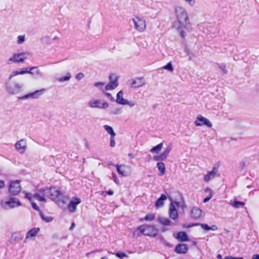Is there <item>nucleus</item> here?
<instances>
[{
	"label": "nucleus",
	"mask_w": 259,
	"mask_h": 259,
	"mask_svg": "<svg viewBox=\"0 0 259 259\" xmlns=\"http://www.w3.org/2000/svg\"><path fill=\"white\" fill-rule=\"evenodd\" d=\"M33 198L40 201H46V199L44 196H40L38 194H34Z\"/></svg>",
	"instance_id": "38"
},
{
	"label": "nucleus",
	"mask_w": 259,
	"mask_h": 259,
	"mask_svg": "<svg viewBox=\"0 0 259 259\" xmlns=\"http://www.w3.org/2000/svg\"><path fill=\"white\" fill-rule=\"evenodd\" d=\"M39 228H33L31 230H30L26 234V238H25V242H26L30 238H33V237H35L38 232H39Z\"/></svg>",
	"instance_id": "24"
},
{
	"label": "nucleus",
	"mask_w": 259,
	"mask_h": 259,
	"mask_svg": "<svg viewBox=\"0 0 259 259\" xmlns=\"http://www.w3.org/2000/svg\"><path fill=\"white\" fill-rule=\"evenodd\" d=\"M154 218L155 216L154 214H148L145 216L144 220L147 221H152V220H154Z\"/></svg>",
	"instance_id": "39"
},
{
	"label": "nucleus",
	"mask_w": 259,
	"mask_h": 259,
	"mask_svg": "<svg viewBox=\"0 0 259 259\" xmlns=\"http://www.w3.org/2000/svg\"><path fill=\"white\" fill-rule=\"evenodd\" d=\"M171 149L170 147H167L161 154L154 156L153 159L156 161L164 160L168 157Z\"/></svg>",
	"instance_id": "21"
},
{
	"label": "nucleus",
	"mask_w": 259,
	"mask_h": 259,
	"mask_svg": "<svg viewBox=\"0 0 259 259\" xmlns=\"http://www.w3.org/2000/svg\"><path fill=\"white\" fill-rule=\"evenodd\" d=\"M26 73L40 75L41 73L37 67H32L29 68H22L18 70L13 71L9 75V79L10 80L13 77L17 75H23Z\"/></svg>",
	"instance_id": "4"
},
{
	"label": "nucleus",
	"mask_w": 259,
	"mask_h": 259,
	"mask_svg": "<svg viewBox=\"0 0 259 259\" xmlns=\"http://www.w3.org/2000/svg\"><path fill=\"white\" fill-rule=\"evenodd\" d=\"M188 250V246L185 244H179L175 248V251L178 253H186Z\"/></svg>",
	"instance_id": "23"
},
{
	"label": "nucleus",
	"mask_w": 259,
	"mask_h": 259,
	"mask_svg": "<svg viewBox=\"0 0 259 259\" xmlns=\"http://www.w3.org/2000/svg\"><path fill=\"white\" fill-rule=\"evenodd\" d=\"M201 228L205 230L208 231L209 230V227L206 224H200Z\"/></svg>",
	"instance_id": "49"
},
{
	"label": "nucleus",
	"mask_w": 259,
	"mask_h": 259,
	"mask_svg": "<svg viewBox=\"0 0 259 259\" xmlns=\"http://www.w3.org/2000/svg\"><path fill=\"white\" fill-rule=\"evenodd\" d=\"M20 183L21 181L17 180L10 182L8 189V192L10 194L16 196L21 192L22 188Z\"/></svg>",
	"instance_id": "7"
},
{
	"label": "nucleus",
	"mask_w": 259,
	"mask_h": 259,
	"mask_svg": "<svg viewBox=\"0 0 259 259\" xmlns=\"http://www.w3.org/2000/svg\"><path fill=\"white\" fill-rule=\"evenodd\" d=\"M39 192L52 200L55 201L58 206L62 209L64 210L66 208L68 197L56 188L54 187H46L45 189H40Z\"/></svg>",
	"instance_id": "1"
},
{
	"label": "nucleus",
	"mask_w": 259,
	"mask_h": 259,
	"mask_svg": "<svg viewBox=\"0 0 259 259\" xmlns=\"http://www.w3.org/2000/svg\"><path fill=\"white\" fill-rule=\"evenodd\" d=\"M205 192L208 193V196L205 198L203 200V202L206 203L212 197L213 194L211 189L209 188H207L205 189Z\"/></svg>",
	"instance_id": "31"
},
{
	"label": "nucleus",
	"mask_w": 259,
	"mask_h": 259,
	"mask_svg": "<svg viewBox=\"0 0 259 259\" xmlns=\"http://www.w3.org/2000/svg\"><path fill=\"white\" fill-rule=\"evenodd\" d=\"M5 187V182L3 180H0V189H2Z\"/></svg>",
	"instance_id": "54"
},
{
	"label": "nucleus",
	"mask_w": 259,
	"mask_h": 259,
	"mask_svg": "<svg viewBox=\"0 0 259 259\" xmlns=\"http://www.w3.org/2000/svg\"><path fill=\"white\" fill-rule=\"evenodd\" d=\"M101 259H108V257L107 256H104L102 257Z\"/></svg>",
	"instance_id": "60"
},
{
	"label": "nucleus",
	"mask_w": 259,
	"mask_h": 259,
	"mask_svg": "<svg viewBox=\"0 0 259 259\" xmlns=\"http://www.w3.org/2000/svg\"><path fill=\"white\" fill-rule=\"evenodd\" d=\"M225 259H243V257H236L232 256H227L225 257Z\"/></svg>",
	"instance_id": "52"
},
{
	"label": "nucleus",
	"mask_w": 259,
	"mask_h": 259,
	"mask_svg": "<svg viewBox=\"0 0 259 259\" xmlns=\"http://www.w3.org/2000/svg\"><path fill=\"white\" fill-rule=\"evenodd\" d=\"M115 255L117 257H118L121 259L123 258L124 257L127 256V255L125 253L121 252V251L117 252Z\"/></svg>",
	"instance_id": "40"
},
{
	"label": "nucleus",
	"mask_w": 259,
	"mask_h": 259,
	"mask_svg": "<svg viewBox=\"0 0 259 259\" xmlns=\"http://www.w3.org/2000/svg\"><path fill=\"white\" fill-rule=\"evenodd\" d=\"M6 88L7 91L12 94H15L18 93L21 88L22 86L16 82L12 83L11 82H7L6 83Z\"/></svg>",
	"instance_id": "14"
},
{
	"label": "nucleus",
	"mask_w": 259,
	"mask_h": 259,
	"mask_svg": "<svg viewBox=\"0 0 259 259\" xmlns=\"http://www.w3.org/2000/svg\"><path fill=\"white\" fill-rule=\"evenodd\" d=\"M218 258H221V255L220 254L218 255Z\"/></svg>",
	"instance_id": "61"
},
{
	"label": "nucleus",
	"mask_w": 259,
	"mask_h": 259,
	"mask_svg": "<svg viewBox=\"0 0 259 259\" xmlns=\"http://www.w3.org/2000/svg\"><path fill=\"white\" fill-rule=\"evenodd\" d=\"M129 85L133 88H138L143 87L146 84L144 77H136L128 81Z\"/></svg>",
	"instance_id": "13"
},
{
	"label": "nucleus",
	"mask_w": 259,
	"mask_h": 259,
	"mask_svg": "<svg viewBox=\"0 0 259 259\" xmlns=\"http://www.w3.org/2000/svg\"><path fill=\"white\" fill-rule=\"evenodd\" d=\"M112 177H113V179L114 180V182L116 184H118L119 183V181L117 179V176H116V175L114 173H112Z\"/></svg>",
	"instance_id": "50"
},
{
	"label": "nucleus",
	"mask_w": 259,
	"mask_h": 259,
	"mask_svg": "<svg viewBox=\"0 0 259 259\" xmlns=\"http://www.w3.org/2000/svg\"><path fill=\"white\" fill-rule=\"evenodd\" d=\"M157 166L161 175H163L165 172V166L163 162H159L157 163Z\"/></svg>",
	"instance_id": "30"
},
{
	"label": "nucleus",
	"mask_w": 259,
	"mask_h": 259,
	"mask_svg": "<svg viewBox=\"0 0 259 259\" xmlns=\"http://www.w3.org/2000/svg\"><path fill=\"white\" fill-rule=\"evenodd\" d=\"M27 143L25 139H22L17 141L15 144L16 151L20 154H23L27 149Z\"/></svg>",
	"instance_id": "15"
},
{
	"label": "nucleus",
	"mask_w": 259,
	"mask_h": 259,
	"mask_svg": "<svg viewBox=\"0 0 259 259\" xmlns=\"http://www.w3.org/2000/svg\"><path fill=\"white\" fill-rule=\"evenodd\" d=\"M107 193L108 195H113V192L112 191L110 190V191H108L107 192Z\"/></svg>",
	"instance_id": "57"
},
{
	"label": "nucleus",
	"mask_w": 259,
	"mask_h": 259,
	"mask_svg": "<svg viewBox=\"0 0 259 259\" xmlns=\"http://www.w3.org/2000/svg\"><path fill=\"white\" fill-rule=\"evenodd\" d=\"M219 68L221 69V70L223 71L224 73H227V70L226 69V67L225 65H221L219 66Z\"/></svg>",
	"instance_id": "51"
},
{
	"label": "nucleus",
	"mask_w": 259,
	"mask_h": 259,
	"mask_svg": "<svg viewBox=\"0 0 259 259\" xmlns=\"http://www.w3.org/2000/svg\"><path fill=\"white\" fill-rule=\"evenodd\" d=\"M163 68L171 72H173L174 71V67H172L171 62H170L168 63L165 66H163Z\"/></svg>",
	"instance_id": "35"
},
{
	"label": "nucleus",
	"mask_w": 259,
	"mask_h": 259,
	"mask_svg": "<svg viewBox=\"0 0 259 259\" xmlns=\"http://www.w3.org/2000/svg\"><path fill=\"white\" fill-rule=\"evenodd\" d=\"M32 71L34 73H35L36 70H33Z\"/></svg>",
	"instance_id": "62"
},
{
	"label": "nucleus",
	"mask_w": 259,
	"mask_h": 259,
	"mask_svg": "<svg viewBox=\"0 0 259 259\" xmlns=\"http://www.w3.org/2000/svg\"><path fill=\"white\" fill-rule=\"evenodd\" d=\"M132 21L134 23V28L138 32H144L147 27L146 20L141 16H135L132 18Z\"/></svg>",
	"instance_id": "6"
},
{
	"label": "nucleus",
	"mask_w": 259,
	"mask_h": 259,
	"mask_svg": "<svg viewBox=\"0 0 259 259\" xmlns=\"http://www.w3.org/2000/svg\"><path fill=\"white\" fill-rule=\"evenodd\" d=\"M45 91V89H42L39 90L35 91V92L28 94L24 96L22 98L23 99H26L28 98H33L36 99L40 96Z\"/></svg>",
	"instance_id": "22"
},
{
	"label": "nucleus",
	"mask_w": 259,
	"mask_h": 259,
	"mask_svg": "<svg viewBox=\"0 0 259 259\" xmlns=\"http://www.w3.org/2000/svg\"><path fill=\"white\" fill-rule=\"evenodd\" d=\"M19 234L17 233H14L12 234V236L14 238L15 240L19 241L21 239V238L19 237Z\"/></svg>",
	"instance_id": "44"
},
{
	"label": "nucleus",
	"mask_w": 259,
	"mask_h": 259,
	"mask_svg": "<svg viewBox=\"0 0 259 259\" xmlns=\"http://www.w3.org/2000/svg\"><path fill=\"white\" fill-rule=\"evenodd\" d=\"M185 2L188 3L190 6L192 7L195 4V0H184Z\"/></svg>",
	"instance_id": "46"
},
{
	"label": "nucleus",
	"mask_w": 259,
	"mask_h": 259,
	"mask_svg": "<svg viewBox=\"0 0 259 259\" xmlns=\"http://www.w3.org/2000/svg\"><path fill=\"white\" fill-rule=\"evenodd\" d=\"M74 227H75V223H72V224H71V227L69 228V230H72Z\"/></svg>",
	"instance_id": "56"
},
{
	"label": "nucleus",
	"mask_w": 259,
	"mask_h": 259,
	"mask_svg": "<svg viewBox=\"0 0 259 259\" xmlns=\"http://www.w3.org/2000/svg\"><path fill=\"white\" fill-rule=\"evenodd\" d=\"M218 166H213L211 171H208L207 173L204 175L203 181L205 182H208L215 177H219L220 175L218 174Z\"/></svg>",
	"instance_id": "17"
},
{
	"label": "nucleus",
	"mask_w": 259,
	"mask_h": 259,
	"mask_svg": "<svg viewBox=\"0 0 259 259\" xmlns=\"http://www.w3.org/2000/svg\"><path fill=\"white\" fill-rule=\"evenodd\" d=\"M89 105L91 108H98L106 109L108 107L109 104L107 102L98 99H92L89 102Z\"/></svg>",
	"instance_id": "11"
},
{
	"label": "nucleus",
	"mask_w": 259,
	"mask_h": 259,
	"mask_svg": "<svg viewBox=\"0 0 259 259\" xmlns=\"http://www.w3.org/2000/svg\"><path fill=\"white\" fill-rule=\"evenodd\" d=\"M116 102L117 104L122 105H128L132 107L135 106V103L132 101H128L123 98V92L122 91H120L116 95Z\"/></svg>",
	"instance_id": "9"
},
{
	"label": "nucleus",
	"mask_w": 259,
	"mask_h": 259,
	"mask_svg": "<svg viewBox=\"0 0 259 259\" xmlns=\"http://www.w3.org/2000/svg\"><path fill=\"white\" fill-rule=\"evenodd\" d=\"M142 234L146 236L154 237L157 234V230L153 226L143 225L138 227L134 233V234L137 237L139 236Z\"/></svg>",
	"instance_id": "3"
},
{
	"label": "nucleus",
	"mask_w": 259,
	"mask_h": 259,
	"mask_svg": "<svg viewBox=\"0 0 259 259\" xmlns=\"http://www.w3.org/2000/svg\"><path fill=\"white\" fill-rule=\"evenodd\" d=\"M101 194V195H102L103 196H105L106 195V192L105 191H102Z\"/></svg>",
	"instance_id": "58"
},
{
	"label": "nucleus",
	"mask_w": 259,
	"mask_h": 259,
	"mask_svg": "<svg viewBox=\"0 0 259 259\" xmlns=\"http://www.w3.org/2000/svg\"><path fill=\"white\" fill-rule=\"evenodd\" d=\"M218 229V227L215 225H212L211 227H209V230L215 231Z\"/></svg>",
	"instance_id": "53"
},
{
	"label": "nucleus",
	"mask_w": 259,
	"mask_h": 259,
	"mask_svg": "<svg viewBox=\"0 0 259 259\" xmlns=\"http://www.w3.org/2000/svg\"><path fill=\"white\" fill-rule=\"evenodd\" d=\"M117 171L119 175L122 177H127L131 174L130 166L125 165H117Z\"/></svg>",
	"instance_id": "18"
},
{
	"label": "nucleus",
	"mask_w": 259,
	"mask_h": 259,
	"mask_svg": "<svg viewBox=\"0 0 259 259\" xmlns=\"http://www.w3.org/2000/svg\"><path fill=\"white\" fill-rule=\"evenodd\" d=\"M252 259H259V255L258 254H254L252 256Z\"/></svg>",
	"instance_id": "55"
},
{
	"label": "nucleus",
	"mask_w": 259,
	"mask_h": 259,
	"mask_svg": "<svg viewBox=\"0 0 259 259\" xmlns=\"http://www.w3.org/2000/svg\"><path fill=\"white\" fill-rule=\"evenodd\" d=\"M25 40V35H19L17 37V44L18 45H20L23 44Z\"/></svg>",
	"instance_id": "37"
},
{
	"label": "nucleus",
	"mask_w": 259,
	"mask_h": 259,
	"mask_svg": "<svg viewBox=\"0 0 259 259\" xmlns=\"http://www.w3.org/2000/svg\"><path fill=\"white\" fill-rule=\"evenodd\" d=\"M176 238L180 241H188V236L186 232L183 231L179 232L177 233Z\"/></svg>",
	"instance_id": "25"
},
{
	"label": "nucleus",
	"mask_w": 259,
	"mask_h": 259,
	"mask_svg": "<svg viewBox=\"0 0 259 259\" xmlns=\"http://www.w3.org/2000/svg\"><path fill=\"white\" fill-rule=\"evenodd\" d=\"M168 215L170 219L176 221L178 218V213L176 205L174 203H171L168 210Z\"/></svg>",
	"instance_id": "19"
},
{
	"label": "nucleus",
	"mask_w": 259,
	"mask_h": 259,
	"mask_svg": "<svg viewBox=\"0 0 259 259\" xmlns=\"http://www.w3.org/2000/svg\"><path fill=\"white\" fill-rule=\"evenodd\" d=\"M106 83L104 82H96L94 83V86L98 88L100 91L103 92V90H105L104 89V87H105Z\"/></svg>",
	"instance_id": "33"
},
{
	"label": "nucleus",
	"mask_w": 259,
	"mask_h": 259,
	"mask_svg": "<svg viewBox=\"0 0 259 259\" xmlns=\"http://www.w3.org/2000/svg\"><path fill=\"white\" fill-rule=\"evenodd\" d=\"M71 78V74L70 72H66L65 76L58 77L57 80L60 82H63L65 81H69Z\"/></svg>",
	"instance_id": "27"
},
{
	"label": "nucleus",
	"mask_w": 259,
	"mask_h": 259,
	"mask_svg": "<svg viewBox=\"0 0 259 259\" xmlns=\"http://www.w3.org/2000/svg\"><path fill=\"white\" fill-rule=\"evenodd\" d=\"M173 203L176 205V207L177 206L178 208H181L183 209L184 208L185 205L183 202H174Z\"/></svg>",
	"instance_id": "41"
},
{
	"label": "nucleus",
	"mask_w": 259,
	"mask_h": 259,
	"mask_svg": "<svg viewBox=\"0 0 259 259\" xmlns=\"http://www.w3.org/2000/svg\"><path fill=\"white\" fill-rule=\"evenodd\" d=\"M167 199V196L165 194H162L160 197L157 200L155 205L157 207H161L164 204V201Z\"/></svg>",
	"instance_id": "26"
},
{
	"label": "nucleus",
	"mask_w": 259,
	"mask_h": 259,
	"mask_svg": "<svg viewBox=\"0 0 259 259\" xmlns=\"http://www.w3.org/2000/svg\"><path fill=\"white\" fill-rule=\"evenodd\" d=\"M58 39V38L57 37V36H55L53 38V40H57Z\"/></svg>",
	"instance_id": "59"
},
{
	"label": "nucleus",
	"mask_w": 259,
	"mask_h": 259,
	"mask_svg": "<svg viewBox=\"0 0 259 259\" xmlns=\"http://www.w3.org/2000/svg\"><path fill=\"white\" fill-rule=\"evenodd\" d=\"M194 124L197 126L205 125L208 127H211L212 126L210 121L202 115H199L197 117L196 119L194 121Z\"/></svg>",
	"instance_id": "16"
},
{
	"label": "nucleus",
	"mask_w": 259,
	"mask_h": 259,
	"mask_svg": "<svg viewBox=\"0 0 259 259\" xmlns=\"http://www.w3.org/2000/svg\"><path fill=\"white\" fill-rule=\"evenodd\" d=\"M104 129L107 131V132L110 135V137H115L116 134L113 131L112 127L108 125H105L104 126Z\"/></svg>",
	"instance_id": "32"
},
{
	"label": "nucleus",
	"mask_w": 259,
	"mask_h": 259,
	"mask_svg": "<svg viewBox=\"0 0 259 259\" xmlns=\"http://www.w3.org/2000/svg\"><path fill=\"white\" fill-rule=\"evenodd\" d=\"M81 202V200L80 198L76 196L73 197L68 204L66 205V208L65 209L67 208L69 212H75L76 210L77 205Z\"/></svg>",
	"instance_id": "12"
},
{
	"label": "nucleus",
	"mask_w": 259,
	"mask_h": 259,
	"mask_svg": "<svg viewBox=\"0 0 259 259\" xmlns=\"http://www.w3.org/2000/svg\"><path fill=\"white\" fill-rule=\"evenodd\" d=\"M109 82L105 87V91L113 90L118 85V77L115 74H111L109 77Z\"/></svg>",
	"instance_id": "10"
},
{
	"label": "nucleus",
	"mask_w": 259,
	"mask_h": 259,
	"mask_svg": "<svg viewBox=\"0 0 259 259\" xmlns=\"http://www.w3.org/2000/svg\"><path fill=\"white\" fill-rule=\"evenodd\" d=\"M30 56L31 54L28 52L14 53L8 60L7 64L11 65L12 63H23Z\"/></svg>",
	"instance_id": "5"
},
{
	"label": "nucleus",
	"mask_w": 259,
	"mask_h": 259,
	"mask_svg": "<svg viewBox=\"0 0 259 259\" xmlns=\"http://www.w3.org/2000/svg\"><path fill=\"white\" fill-rule=\"evenodd\" d=\"M39 214L42 219L46 221V222H51L53 220V217L51 216H46L45 214H44L41 211H40Z\"/></svg>",
	"instance_id": "34"
},
{
	"label": "nucleus",
	"mask_w": 259,
	"mask_h": 259,
	"mask_svg": "<svg viewBox=\"0 0 259 259\" xmlns=\"http://www.w3.org/2000/svg\"><path fill=\"white\" fill-rule=\"evenodd\" d=\"M2 205L7 209H12L19 207L22 204L18 199L13 197L8 200H3L2 201Z\"/></svg>",
	"instance_id": "8"
},
{
	"label": "nucleus",
	"mask_w": 259,
	"mask_h": 259,
	"mask_svg": "<svg viewBox=\"0 0 259 259\" xmlns=\"http://www.w3.org/2000/svg\"><path fill=\"white\" fill-rule=\"evenodd\" d=\"M232 205L235 208H239L240 206H244V203L242 202L235 201L233 203H232Z\"/></svg>",
	"instance_id": "36"
},
{
	"label": "nucleus",
	"mask_w": 259,
	"mask_h": 259,
	"mask_svg": "<svg viewBox=\"0 0 259 259\" xmlns=\"http://www.w3.org/2000/svg\"><path fill=\"white\" fill-rule=\"evenodd\" d=\"M115 137H110V145L111 147H113L115 145V142L114 140Z\"/></svg>",
	"instance_id": "47"
},
{
	"label": "nucleus",
	"mask_w": 259,
	"mask_h": 259,
	"mask_svg": "<svg viewBox=\"0 0 259 259\" xmlns=\"http://www.w3.org/2000/svg\"><path fill=\"white\" fill-rule=\"evenodd\" d=\"M84 75L83 73L79 72L75 75V78L76 80L79 81L81 80L84 77Z\"/></svg>",
	"instance_id": "42"
},
{
	"label": "nucleus",
	"mask_w": 259,
	"mask_h": 259,
	"mask_svg": "<svg viewBox=\"0 0 259 259\" xmlns=\"http://www.w3.org/2000/svg\"><path fill=\"white\" fill-rule=\"evenodd\" d=\"M175 14L178 24H175L174 27L180 33L182 37L186 36V32L183 29V27L187 28V26L189 24V20L188 14L184 8L182 6H177L175 8Z\"/></svg>",
	"instance_id": "2"
},
{
	"label": "nucleus",
	"mask_w": 259,
	"mask_h": 259,
	"mask_svg": "<svg viewBox=\"0 0 259 259\" xmlns=\"http://www.w3.org/2000/svg\"><path fill=\"white\" fill-rule=\"evenodd\" d=\"M163 148V143L158 144L157 146L150 149V152L153 153L158 154Z\"/></svg>",
	"instance_id": "28"
},
{
	"label": "nucleus",
	"mask_w": 259,
	"mask_h": 259,
	"mask_svg": "<svg viewBox=\"0 0 259 259\" xmlns=\"http://www.w3.org/2000/svg\"><path fill=\"white\" fill-rule=\"evenodd\" d=\"M25 197L31 201L33 198V195L30 193H25Z\"/></svg>",
	"instance_id": "45"
},
{
	"label": "nucleus",
	"mask_w": 259,
	"mask_h": 259,
	"mask_svg": "<svg viewBox=\"0 0 259 259\" xmlns=\"http://www.w3.org/2000/svg\"><path fill=\"white\" fill-rule=\"evenodd\" d=\"M190 215L193 219H198L203 217L204 213L199 208L194 207L191 209Z\"/></svg>",
	"instance_id": "20"
},
{
	"label": "nucleus",
	"mask_w": 259,
	"mask_h": 259,
	"mask_svg": "<svg viewBox=\"0 0 259 259\" xmlns=\"http://www.w3.org/2000/svg\"><path fill=\"white\" fill-rule=\"evenodd\" d=\"M32 207L33 209H34L36 210L39 211V212L41 211L39 210V207L37 205V204L35 202H31Z\"/></svg>",
	"instance_id": "48"
},
{
	"label": "nucleus",
	"mask_w": 259,
	"mask_h": 259,
	"mask_svg": "<svg viewBox=\"0 0 259 259\" xmlns=\"http://www.w3.org/2000/svg\"><path fill=\"white\" fill-rule=\"evenodd\" d=\"M106 91L103 90V93L110 100H113L114 99L113 97L112 96L111 94L106 92Z\"/></svg>",
	"instance_id": "43"
},
{
	"label": "nucleus",
	"mask_w": 259,
	"mask_h": 259,
	"mask_svg": "<svg viewBox=\"0 0 259 259\" xmlns=\"http://www.w3.org/2000/svg\"><path fill=\"white\" fill-rule=\"evenodd\" d=\"M158 220L161 224L165 226H171L173 224L167 218H159Z\"/></svg>",
	"instance_id": "29"
}]
</instances>
